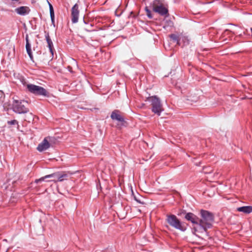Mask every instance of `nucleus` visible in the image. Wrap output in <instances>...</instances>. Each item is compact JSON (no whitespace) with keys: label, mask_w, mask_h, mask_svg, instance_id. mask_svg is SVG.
Wrapping results in <instances>:
<instances>
[{"label":"nucleus","mask_w":252,"mask_h":252,"mask_svg":"<svg viewBox=\"0 0 252 252\" xmlns=\"http://www.w3.org/2000/svg\"><path fill=\"white\" fill-rule=\"evenodd\" d=\"M12 1H18L19 0H11Z\"/></svg>","instance_id":"393cba45"},{"label":"nucleus","mask_w":252,"mask_h":252,"mask_svg":"<svg viewBox=\"0 0 252 252\" xmlns=\"http://www.w3.org/2000/svg\"><path fill=\"white\" fill-rule=\"evenodd\" d=\"M45 38L46 39L47 43L48 44V47L49 49L50 57L51 58V59H52L53 57V50H54L53 44L52 40L50 37L49 33H47L46 34Z\"/></svg>","instance_id":"f8f14e48"},{"label":"nucleus","mask_w":252,"mask_h":252,"mask_svg":"<svg viewBox=\"0 0 252 252\" xmlns=\"http://www.w3.org/2000/svg\"><path fill=\"white\" fill-rule=\"evenodd\" d=\"M185 219L190 221L192 223L195 224L196 226H198V218L191 213H188L185 216Z\"/></svg>","instance_id":"9d476101"},{"label":"nucleus","mask_w":252,"mask_h":252,"mask_svg":"<svg viewBox=\"0 0 252 252\" xmlns=\"http://www.w3.org/2000/svg\"><path fill=\"white\" fill-rule=\"evenodd\" d=\"M26 88L30 93L35 95H43L45 96L48 95L47 91L42 87L33 84H27L26 85Z\"/></svg>","instance_id":"7ed1b4c3"},{"label":"nucleus","mask_w":252,"mask_h":252,"mask_svg":"<svg viewBox=\"0 0 252 252\" xmlns=\"http://www.w3.org/2000/svg\"><path fill=\"white\" fill-rule=\"evenodd\" d=\"M171 25H173V23L172 22H170Z\"/></svg>","instance_id":"a878e982"},{"label":"nucleus","mask_w":252,"mask_h":252,"mask_svg":"<svg viewBox=\"0 0 252 252\" xmlns=\"http://www.w3.org/2000/svg\"><path fill=\"white\" fill-rule=\"evenodd\" d=\"M145 11L146 12V15L148 17V18L150 19H152L153 18V16L151 14V11L148 9L147 7H145Z\"/></svg>","instance_id":"f3484780"},{"label":"nucleus","mask_w":252,"mask_h":252,"mask_svg":"<svg viewBox=\"0 0 252 252\" xmlns=\"http://www.w3.org/2000/svg\"><path fill=\"white\" fill-rule=\"evenodd\" d=\"M15 12L21 15H24L28 14L30 11V9L28 6H22L15 9Z\"/></svg>","instance_id":"9b49d317"},{"label":"nucleus","mask_w":252,"mask_h":252,"mask_svg":"<svg viewBox=\"0 0 252 252\" xmlns=\"http://www.w3.org/2000/svg\"><path fill=\"white\" fill-rule=\"evenodd\" d=\"M134 198L135 200H136L137 202L141 203V204H143V202H142L141 201L139 197H136V196H134Z\"/></svg>","instance_id":"aec40b11"},{"label":"nucleus","mask_w":252,"mask_h":252,"mask_svg":"<svg viewBox=\"0 0 252 252\" xmlns=\"http://www.w3.org/2000/svg\"><path fill=\"white\" fill-rule=\"evenodd\" d=\"M26 49L27 52L29 56L30 59L32 60H33V56L32 55V50H31V46L30 43H26Z\"/></svg>","instance_id":"2eb2a0df"},{"label":"nucleus","mask_w":252,"mask_h":252,"mask_svg":"<svg viewBox=\"0 0 252 252\" xmlns=\"http://www.w3.org/2000/svg\"><path fill=\"white\" fill-rule=\"evenodd\" d=\"M67 68H68V70H69V71H70V72H72V67H71V66H68L67 67Z\"/></svg>","instance_id":"b1692460"},{"label":"nucleus","mask_w":252,"mask_h":252,"mask_svg":"<svg viewBox=\"0 0 252 252\" xmlns=\"http://www.w3.org/2000/svg\"><path fill=\"white\" fill-rule=\"evenodd\" d=\"M7 123L10 125H18V122L15 120H12L10 121H8Z\"/></svg>","instance_id":"6ab92c4d"},{"label":"nucleus","mask_w":252,"mask_h":252,"mask_svg":"<svg viewBox=\"0 0 252 252\" xmlns=\"http://www.w3.org/2000/svg\"><path fill=\"white\" fill-rule=\"evenodd\" d=\"M171 38H172L175 41H178V37L174 34H172L170 35Z\"/></svg>","instance_id":"a211bd4d"},{"label":"nucleus","mask_w":252,"mask_h":252,"mask_svg":"<svg viewBox=\"0 0 252 252\" xmlns=\"http://www.w3.org/2000/svg\"><path fill=\"white\" fill-rule=\"evenodd\" d=\"M237 211L245 214H250L252 212V206H248L239 207L237 208Z\"/></svg>","instance_id":"4468645a"},{"label":"nucleus","mask_w":252,"mask_h":252,"mask_svg":"<svg viewBox=\"0 0 252 252\" xmlns=\"http://www.w3.org/2000/svg\"><path fill=\"white\" fill-rule=\"evenodd\" d=\"M50 176L57 177V179H54L48 181V182H53L54 183H56L57 182H62L64 180H66L68 177L67 174L65 173L64 172H59L51 174V175Z\"/></svg>","instance_id":"6e6552de"},{"label":"nucleus","mask_w":252,"mask_h":252,"mask_svg":"<svg viewBox=\"0 0 252 252\" xmlns=\"http://www.w3.org/2000/svg\"><path fill=\"white\" fill-rule=\"evenodd\" d=\"M111 118L114 120H117L120 122L124 121V117L120 114V112L118 110L113 111L111 115Z\"/></svg>","instance_id":"ddd939ff"},{"label":"nucleus","mask_w":252,"mask_h":252,"mask_svg":"<svg viewBox=\"0 0 252 252\" xmlns=\"http://www.w3.org/2000/svg\"><path fill=\"white\" fill-rule=\"evenodd\" d=\"M13 111L18 113H25L28 111V109L22 104L21 101L14 100L13 104Z\"/></svg>","instance_id":"0eeeda50"},{"label":"nucleus","mask_w":252,"mask_h":252,"mask_svg":"<svg viewBox=\"0 0 252 252\" xmlns=\"http://www.w3.org/2000/svg\"><path fill=\"white\" fill-rule=\"evenodd\" d=\"M26 43H30L29 42V36H28V35H26Z\"/></svg>","instance_id":"5701e85b"},{"label":"nucleus","mask_w":252,"mask_h":252,"mask_svg":"<svg viewBox=\"0 0 252 252\" xmlns=\"http://www.w3.org/2000/svg\"><path fill=\"white\" fill-rule=\"evenodd\" d=\"M54 138L51 137H46L40 143L37 147V150L39 152H42L48 149L52 145V142Z\"/></svg>","instance_id":"423d86ee"},{"label":"nucleus","mask_w":252,"mask_h":252,"mask_svg":"<svg viewBox=\"0 0 252 252\" xmlns=\"http://www.w3.org/2000/svg\"><path fill=\"white\" fill-rule=\"evenodd\" d=\"M147 100L152 102V111L159 116L163 110L159 99L156 96H152L147 97Z\"/></svg>","instance_id":"f03ea898"},{"label":"nucleus","mask_w":252,"mask_h":252,"mask_svg":"<svg viewBox=\"0 0 252 252\" xmlns=\"http://www.w3.org/2000/svg\"><path fill=\"white\" fill-rule=\"evenodd\" d=\"M51 175V174L47 175H46L44 177L40 178V179H36V180H35V182L36 183H38L39 182L44 181V180L46 179L51 178H53V179H57V176H50Z\"/></svg>","instance_id":"dca6fc26"},{"label":"nucleus","mask_w":252,"mask_h":252,"mask_svg":"<svg viewBox=\"0 0 252 252\" xmlns=\"http://www.w3.org/2000/svg\"><path fill=\"white\" fill-rule=\"evenodd\" d=\"M50 16H51L52 20H53L54 19V10L50 11Z\"/></svg>","instance_id":"412c9836"},{"label":"nucleus","mask_w":252,"mask_h":252,"mask_svg":"<svg viewBox=\"0 0 252 252\" xmlns=\"http://www.w3.org/2000/svg\"><path fill=\"white\" fill-rule=\"evenodd\" d=\"M48 3L49 6L50 11L54 10L53 7L52 5L48 1Z\"/></svg>","instance_id":"4be33fe9"},{"label":"nucleus","mask_w":252,"mask_h":252,"mask_svg":"<svg viewBox=\"0 0 252 252\" xmlns=\"http://www.w3.org/2000/svg\"><path fill=\"white\" fill-rule=\"evenodd\" d=\"M214 220V215L206 210H201L200 211V218H198V226H194L195 231L200 232L207 231L208 228L212 226Z\"/></svg>","instance_id":"f257e3e1"},{"label":"nucleus","mask_w":252,"mask_h":252,"mask_svg":"<svg viewBox=\"0 0 252 252\" xmlns=\"http://www.w3.org/2000/svg\"><path fill=\"white\" fill-rule=\"evenodd\" d=\"M158 1L155 0L153 5V11L158 13L161 16L167 17L168 16V10L162 3H157Z\"/></svg>","instance_id":"39448f33"},{"label":"nucleus","mask_w":252,"mask_h":252,"mask_svg":"<svg viewBox=\"0 0 252 252\" xmlns=\"http://www.w3.org/2000/svg\"><path fill=\"white\" fill-rule=\"evenodd\" d=\"M166 221L169 225L175 229L183 230L182 223L175 215H167Z\"/></svg>","instance_id":"20e7f679"},{"label":"nucleus","mask_w":252,"mask_h":252,"mask_svg":"<svg viewBox=\"0 0 252 252\" xmlns=\"http://www.w3.org/2000/svg\"><path fill=\"white\" fill-rule=\"evenodd\" d=\"M79 14V6L76 3L71 9V21L73 23L78 22Z\"/></svg>","instance_id":"1a4fd4ad"}]
</instances>
